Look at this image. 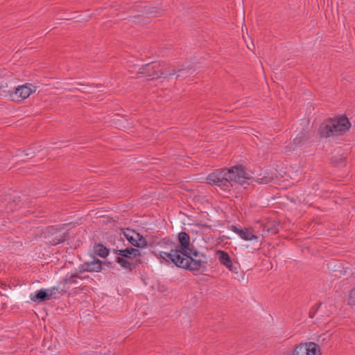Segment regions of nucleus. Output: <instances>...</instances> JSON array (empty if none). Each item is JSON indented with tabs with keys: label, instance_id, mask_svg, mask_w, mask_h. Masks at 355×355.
<instances>
[{
	"label": "nucleus",
	"instance_id": "nucleus-12",
	"mask_svg": "<svg viewBox=\"0 0 355 355\" xmlns=\"http://www.w3.org/2000/svg\"><path fill=\"white\" fill-rule=\"evenodd\" d=\"M118 254L120 256L119 257L128 258L131 260V259H137L140 253L137 249L131 248L118 250Z\"/></svg>",
	"mask_w": 355,
	"mask_h": 355
},
{
	"label": "nucleus",
	"instance_id": "nucleus-5",
	"mask_svg": "<svg viewBox=\"0 0 355 355\" xmlns=\"http://www.w3.org/2000/svg\"><path fill=\"white\" fill-rule=\"evenodd\" d=\"M164 69L161 68V66L157 62H152L143 66L139 69V73L146 76L148 79H155L159 77H164L162 72H164Z\"/></svg>",
	"mask_w": 355,
	"mask_h": 355
},
{
	"label": "nucleus",
	"instance_id": "nucleus-1",
	"mask_svg": "<svg viewBox=\"0 0 355 355\" xmlns=\"http://www.w3.org/2000/svg\"><path fill=\"white\" fill-rule=\"evenodd\" d=\"M158 256L166 262L171 261L180 268L192 271L199 270L205 267V262L199 257V253L193 248L188 234L182 232L178 234V245L170 253L159 252Z\"/></svg>",
	"mask_w": 355,
	"mask_h": 355
},
{
	"label": "nucleus",
	"instance_id": "nucleus-4",
	"mask_svg": "<svg viewBox=\"0 0 355 355\" xmlns=\"http://www.w3.org/2000/svg\"><path fill=\"white\" fill-rule=\"evenodd\" d=\"M36 91V87L31 84L19 85L14 90L9 91V96L12 101L21 102Z\"/></svg>",
	"mask_w": 355,
	"mask_h": 355
},
{
	"label": "nucleus",
	"instance_id": "nucleus-14",
	"mask_svg": "<svg viewBox=\"0 0 355 355\" xmlns=\"http://www.w3.org/2000/svg\"><path fill=\"white\" fill-rule=\"evenodd\" d=\"M30 299L33 302H42L48 300L46 297V293L44 288L36 291L34 293H31Z\"/></svg>",
	"mask_w": 355,
	"mask_h": 355
},
{
	"label": "nucleus",
	"instance_id": "nucleus-22",
	"mask_svg": "<svg viewBox=\"0 0 355 355\" xmlns=\"http://www.w3.org/2000/svg\"><path fill=\"white\" fill-rule=\"evenodd\" d=\"M331 334L329 332H326L325 334H323L320 335L318 339V343H324L327 340H329L331 337Z\"/></svg>",
	"mask_w": 355,
	"mask_h": 355
},
{
	"label": "nucleus",
	"instance_id": "nucleus-11",
	"mask_svg": "<svg viewBox=\"0 0 355 355\" xmlns=\"http://www.w3.org/2000/svg\"><path fill=\"white\" fill-rule=\"evenodd\" d=\"M101 268V261L99 259H94L82 265L83 270L87 272H99Z\"/></svg>",
	"mask_w": 355,
	"mask_h": 355
},
{
	"label": "nucleus",
	"instance_id": "nucleus-20",
	"mask_svg": "<svg viewBox=\"0 0 355 355\" xmlns=\"http://www.w3.org/2000/svg\"><path fill=\"white\" fill-rule=\"evenodd\" d=\"M45 291L46 293V297L47 300H51L56 297V295L58 293V288L53 286L50 288L45 289Z\"/></svg>",
	"mask_w": 355,
	"mask_h": 355
},
{
	"label": "nucleus",
	"instance_id": "nucleus-13",
	"mask_svg": "<svg viewBox=\"0 0 355 355\" xmlns=\"http://www.w3.org/2000/svg\"><path fill=\"white\" fill-rule=\"evenodd\" d=\"M216 255L220 263L230 270L232 269V262L230 255L227 252L222 250H218L216 252Z\"/></svg>",
	"mask_w": 355,
	"mask_h": 355
},
{
	"label": "nucleus",
	"instance_id": "nucleus-24",
	"mask_svg": "<svg viewBox=\"0 0 355 355\" xmlns=\"http://www.w3.org/2000/svg\"><path fill=\"white\" fill-rule=\"evenodd\" d=\"M30 154L29 152H25V155H28Z\"/></svg>",
	"mask_w": 355,
	"mask_h": 355
},
{
	"label": "nucleus",
	"instance_id": "nucleus-2",
	"mask_svg": "<svg viewBox=\"0 0 355 355\" xmlns=\"http://www.w3.org/2000/svg\"><path fill=\"white\" fill-rule=\"evenodd\" d=\"M272 180V176L268 173L264 175L261 174L256 178H252L240 165L215 171L207 177L209 184H216L224 190H230L236 184L244 186L245 183L248 184L250 180L259 184H268Z\"/></svg>",
	"mask_w": 355,
	"mask_h": 355
},
{
	"label": "nucleus",
	"instance_id": "nucleus-17",
	"mask_svg": "<svg viewBox=\"0 0 355 355\" xmlns=\"http://www.w3.org/2000/svg\"><path fill=\"white\" fill-rule=\"evenodd\" d=\"M308 137L306 132H302L293 139L294 146L297 147L302 145L307 140Z\"/></svg>",
	"mask_w": 355,
	"mask_h": 355
},
{
	"label": "nucleus",
	"instance_id": "nucleus-7",
	"mask_svg": "<svg viewBox=\"0 0 355 355\" xmlns=\"http://www.w3.org/2000/svg\"><path fill=\"white\" fill-rule=\"evenodd\" d=\"M176 73H179L177 75L176 78H178L180 77L181 78H186L190 75L192 74L193 70L191 68L182 65L180 67L175 69L173 67H168L164 69V71L162 72V75L164 76V78H168L173 75H175Z\"/></svg>",
	"mask_w": 355,
	"mask_h": 355
},
{
	"label": "nucleus",
	"instance_id": "nucleus-10",
	"mask_svg": "<svg viewBox=\"0 0 355 355\" xmlns=\"http://www.w3.org/2000/svg\"><path fill=\"white\" fill-rule=\"evenodd\" d=\"M55 228L53 227H51L49 228V232L51 233L53 236L52 239H49L48 242L51 245H58L61 242H63L66 239V235L64 232H58L55 231Z\"/></svg>",
	"mask_w": 355,
	"mask_h": 355
},
{
	"label": "nucleus",
	"instance_id": "nucleus-3",
	"mask_svg": "<svg viewBox=\"0 0 355 355\" xmlns=\"http://www.w3.org/2000/svg\"><path fill=\"white\" fill-rule=\"evenodd\" d=\"M349 127L348 119L346 116H340L322 123L319 128L318 133L321 137H329L345 133Z\"/></svg>",
	"mask_w": 355,
	"mask_h": 355
},
{
	"label": "nucleus",
	"instance_id": "nucleus-6",
	"mask_svg": "<svg viewBox=\"0 0 355 355\" xmlns=\"http://www.w3.org/2000/svg\"><path fill=\"white\" fill-rule=\"evenodd\" d=\"M293 355H320V352L315 343H300L294 349Z\"/></svg>",
	"mask_w": 355,
	"mask_h": 355
},
{
	"label": "nucleus",
	"instance_id": "nucleus-8",
	"mask_svg": "<svg viewBox=\"0 0 355 355\" xmlns=\"http://www.w3.org/2000/svg\"><path fill=\"white\" fill-rule=\"evenodd\" d=\"M123 236L134 246L145 247L147 245L146 239L133 230L126 229L123 232Z\"/></svg>",
	"mask_w": 355,
	"mask_h": 355
},
{
	"label": "nucleus",
	"instance_id": "nucleus-21",
	"mask_svg": "<svg viewBox=\"0 0 355 355\" xmlns=\"http://www.w3.org/2000/svg\"><path fill=\"white\" fill-rule=\"evenodd\" d=\"M141 12L146 14H150L153 16H156L158 12L157 10H155V8H150L147 6L142 7Z\"/></svg>",
	"mask_w": 355,
	"mask_h": 355
},
{
	"label": "nucleus",
	"instance_id": "nucleus-9",
	"mask_svg": "<svg viewBox=\"0 0 355 355\" xmlns=\"http://www.w3.org/2000/svg\"><path fill=\"white\" fill-rule=\"evenodd\" d=\"M231 230L239 235L240 238L246 241H252L254 243L259 242V236L255 234L254 230L251 228L239 229L232 225Z\"/></svg>",
	"mask_w": 355,
	"mask_h": 355
},
{
	"label": "nucleus",
	"instance_id": "nucleus-15",
	"mask_svg": "<svg viewBox=\"0 0 355 355\" xmlns=\"http://www.w3.org/2000/svg\"><path fill=\"white\" fill-rule=\"evenodd\" d=\"M260 226L263 228L264 232H271L272 234L277 233L278 230L276 228V225L270 221H262L260 223Z\"/></svg>",
	"mask_w": 355,
	"mask_h": 355
},
{
	"label": "nucleus",
	"instance_id": "nucleus-16",
	"mask_svg": "<svg viewBox=\"0 0 355 355\" xmlns=\"http://www.w3.org/2000/svg\"><path fill=\"white\" fill-rule=\"evenodd\" d=\"M137 259H131L125 257H117V262L123 267L125 268H131V267L135 264V262L137 261Z\"/></svg>",
	"mask_w": 355,
	"mask_h": 355
},
{
	"label": "nucleus",
	"instance_id": "nucleus-19",
	"mask_svg": "<svg viewBox=\"0 0 355 355\" xmlns=\"http://www.w3.org/2000/svg\"><path fill=\"white\" fill-rule=\"evenodd\" d=\"M64 282L67 286L78 284L77 275L76 274L67 275L64 279Z\"/></svg>",
	"mask_w": 355,
	"mask_h": 355
},
{
	"label": "nucleus",
	"instance_id": "nucleus-18",
	"mask_svg": "<svg viewBox=\"0 0 355 355\" xmlns=\"http://www.w3.org/2000/svg\"><path fill=\"white\" fill-rule=\"evenodd\" d=\"M94 252L96 254L101 257H106L109 254V250L105 246L98 244L94 247Z\"/></svg>",
	"mask_w": 355,
	"mask_h": 355
},
{
	"label": "nucleus",
	"instance_id": "nucleus-23",
	"mask_svg": "<svg viewBox=\"0 0 355 355\" xmlns=\"http://www.w3.org/2000/svg\"><path fill=\"white\" fill-rule=\"evenodd\" d=\"M348 303L351 305H355V288L349 293Z\"/></svg>",
	"mask_w": 355,
	"mask_h": 355
}]
</instances>
